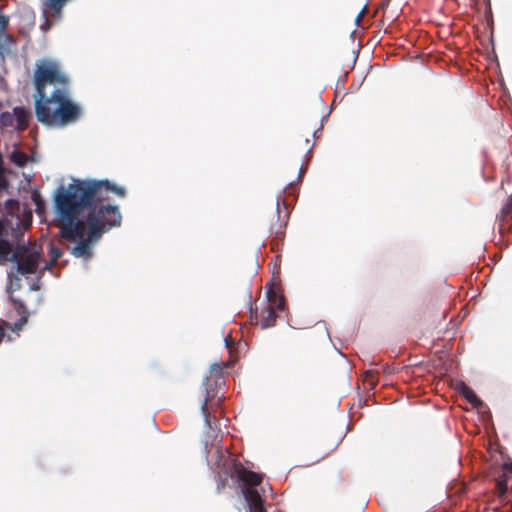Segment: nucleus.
Masks as SVG:
<instances>
[{
    "label": "nucleus",
    "mask_w": 512,
    "mask_h": 512,
    "mask_svg": "<svg viewBox=\"0 0 512 512\" xmlns=\"http://www.w3.org/2000/svg\"><path fill=\"white\" fill-rule=\"evenodd\" d=\"M13 226L12 220L8 217L5 220H0V263L7 261H14L17 264V269L22 274H35L40 270V255L41 249L38 245L33 244L29 247H18L12 253L11 245L3 238L6 233V226Z\"/></svg>",
    "instance_id": "nucleus-3"
},
{
    "label": "nucleus",
    "mask_w": 512,
    "mask_h": 512,
    "mask_svg": "<svg viewBox=\"0 0 512 512\" xmlns=\"http://www.w3.org/2000/svg\"><path fill=\"white\" fill-rule=\"evenodd\" d=\"M66 1L67 0H47L45 5L59 14Z\"/></svg>",
    "instance_id": "nucleus-11"
},
{
    "label": "nucleus",
    "mask_w": 512,
    "mask_h": 512,
    "mask_svg": "<svg viewBox=\"0 0 512 512\" xmlns=\"http://www.w3.org/2000/svg\"><path fill=\"white\" fill-rule=\"evenodd\" d=\"M41 29L43 31H47L49 29V22L46 16V13L44 12V24L41 25Z\"/></svg>",
    "instance_id": "nucleus-17"
},
{
    "label": "nucleus",
    "mask_w": 512,
    "mask_h": 512,
    "mask_svg": "<svg viewBox=\"0 0 512 512\" xmlns=\"http://www.w3.org/2000/svg\"><path fill=\"white\" fill-rule=\"evenodd\" d=\"M50 255H51V261L50 263H45V265L41 268V270L48 269L53 263L62 255V251L59 248H56L54 246H50Z\"/></svg>",
    "instance_id": "nucleus-10"
},
{
    "label": "nucleus",
    "mask_w": 512,
    "mask_h": 512,
    "mask_svg": "<svg viewBox=\"0 0 512 512\" xmlns=\"http://www.w3.org/2000/svg\"><path fill=\"white\" fill-rule=\"evenodd\" d=\"M267 299H268V306L272 307L273 310L275 309H283L284 308V299L281 295L277 294L274 290L271 288L267 291Z\"/></svg>",
    "instance_id": "nucleus-6"
},
{
    "label": "nucleus",
    "mask_w": 512,
    "mask_h": 512,
    "mask_svg": "<svg viewBox=\"0 0 512 512\" xmlns=\"http://www.w3.org/2000/svg\"><path fill=\"white\" fill-rule=\"evenodd\" d=\"M3 336H4V331H3V328L0 327V342L2 341L3 339Z\"/></svg>",
    "instance_id": "nucleus-19"
},
{
    "label": "nucleus",
    "mask_w": 512,
    "mask_h": 512,
    "mask_svg": "<svg viewBox=\"0 0 512 512\" xmlns=\"http://www.w3.org/2000/svg\"><path fill=\"white\" fill-rule=\"evenodd\" d=\"M506 479L505 477H501L497 480V487L499 489V492L501 494H503L506 490H507V485H506Z\"/></svg>",
    "instance_id": "nucleus-13"
},
{
    "label": "nucleus",
    "mask_w": 512,
    "mask_h": 512,
    "mask_svg": "<svg viewBox=\"0 0 512 512\" xmlns=\"http://www.w3.org/2000/svg\"><path fill=\"white\" fill-rule=\"evenodd\" d=\"M8 188V180L6 179L5 172L0 170V193L6 191Z\"/></svg>",
    "instance_id": "nucleus-12"
},
{
    "label": "nucleus",
    "mask_w": 512,
    "mask_h": 512,
    "mask_svg": "<svg viewBox=\"0 0 512 512\" xmlns=\"http://www.w3.org/2000/svg\"><path fill=\"white\" fill-rule=\"evenodd\" d=\"M509 200L512 201V195L510 196Z\"/></svg>",
    "instance_id": "nucleus-23"
},
{
    "label": "nucleus",
    "mask_w": 512,
    "mask_h": 512,
    "mask_svg": "<svg viewBox=\"0 0 512 512\" xmlns=\"http://www.w3.org/2000/svg\"><path fill=\"white\" fill-rule=\"evenodd\" d=\"M27 322V317L26 316H22L15 324H14V327L12 328L13 330L15 331H19Z\"/></svg>",
    "instance_id": "nucleus-14"
},
{
    "label": "nucleus",
    "mask_w": 512,
    "mask_h": 512,
    "mask_svg": "<svg viewBox=\"0 0 512 512\" xmlns=\"http://www.w3.org/2000/svg\"><path fill=\"white\" fill-rule=\"evenodd\" d=\"M124 195V189L109 181L73 179L67 186H61L54 195L55 223L63 238L78 243L71 254L87 260L92 256V246L102 233L121 222L116 206L97 207L102 189Z\"/></svg>",
    "instance_id": "nucleus-1"
},
{
    "label": "nucleus",
    "mask_w": 512,
    "mask_h": 512,
    "mask_svg": "<svg viewBox=\"0 0 512 512\" xmlns=\"http://www.w3.org/2000/svg\"><path fill=\"white\" fill-rule=\"evenodd\" d=\"M460 392L464 398L469 401L474 407L482 406L481 400L477 397L475 392L465 384L460 385Z\"/></svg>",
    "instance_id": "nucleus-7"
},
{
    "label": "nucleus",
    "mask_w": 512,
    "mask_h": 512,
    "mask_svg": "<svg viewBox=\"0 0 512 512\" xmlns=\"http://www.w3.org/2000/svg\"><path fill=\"white\" fill-rule=\"evenodd\" d=\"M227 451H220V458L217 462L225 473L236 476L242 483L241 492L248 505L247 512H264L263 502L260 494L254 488L262 481V476L246 468L240 464L234 463L232 460H226Z\"/></svg>",
    "instance_id": "nucleus-4"
},
{
    "label": "nucleus",
    "mask_w": 512,
    "mask_h": 512,
    "mask_svg": "<svg viewBox=\"0 0 512 512\" xmlns=\"http://www.w3.org/2000/svg\"><path fill=\"white\" fill-rule=\"evenodd\" d=\"M276 320L275 310L272 307H267L260 318V324L262 328L270 327L274 324Z\"/></svg>",
    "instance_id": "nucleus-8"
},
{
    "label": "nucleus",
    "mask_w": 512,
    "mask_h": 512,
    "mask_svg": "<svg viewBox=\"0 0 512 512\" xmlns=\"http://www.w3.org/2000/svg\"><path fill=\"white\" fill-rule=\"evenodd\" d=\"M66 83L67 77L56 61L41 59L36 63L34 84L38 121L47 126L64 127L81 117L82 109L70 98Z\"/></svg>",
    "instance_id": "nucleus-2"
},
{
    "label": "nucleus",
    "mask_w": 512,
    "mask_h": 512,
    "mask_svg": "<svg viewBox=\"0 0 512 512\" xmlns=\"http://www.w3.org/2000/svg\"><path fill=\"white\" fill-rule=\"evenodd\" d=\"M10 159L19 167L24 166L28 161V157L24 153L16 149L11 152Z\"/></svg>",
    "instance_id": "nucleus-9"
},
{
    "label": "nucleus",
    "mask_w": 512,
    "mask_h": 512,
    "mask_svg": "<svg viewBox=\"0 0 512 512\" xmlns=\"http://www.w3.org/2000/svg\"><path fill=\"white\" fill-rule=\"evenodd\" d=\"M30 113L22 107H15L12 111H5L0 114L1 127L12 130H23L28 126Z\"/></svg>",
    "instance_id": "nucleus-5"
},
{
    "label": "nucleus",
    "mask_w": 512,
    "mask_h": 512,
    "mask_svg": "<svg viewBox=\"0 0 512 512\" xmlns=\"http://www.w3.org/2000/svg\"><path fill=\"white\" fill-rule=\"evenodd\" d=\"M361 14H362V13L358 14V16L356 17V22H359V21H360Z\"/></svg>",
    "instance_id": "nucleus-21"
},
{
    "label": "nucleus",
    "mask_w": 512,
    "mask_h": 512,
    "mask_svg": "<svg viewBox=\"0 0 512 512\" xmlns=\"http://www.w3.org/2000/svg\"><path fill=\"white\" fill-rule=\"evenodd\" d=\"M14 206H16L17 209H19V204L17 202H14L13 200H8L6 202V208L8 210H13Z\"/></svg>",
    "instance_id": "nucleus-16"
},
{
    "label": "nucleus",
    "mask_w": 512,
    "mask_h": 512,
    "mask_svg": "<svg viewBox=\"0 0 512 512\" xmlns=\"http://www.w3.org/2000/svg\"><path fill=\"white\" fill-rule=\"evenodd\" d=\"M32 217V214L30 211H25L23 212V222H26V221H29Z\"/></svg>",
    "instance_id": "nucleus-18"
},
{
    "label": "nucleus",
    "mask_w": 512,
    "mask_h": 512,
    "mask_svg": "<svg viewBox=\"0 0 512 512\" xmlns=\"http://www.w3.org/2000/svg\"><path fill=\"white\" fill-rule=\"evenodd\" d=\"M7 21L8 20L5 16L0 15V33L5 30Z\"/></svg>",
    "instance_id": "nucleus-15"
},
{
    "label": "nucleus",
    "mask_w": 512,
    "mask_h": 512,
    "mask_svg": "<svg viewBox=\"0 0 512 512\" xmlns=\"http://www.w3.org/2000/svg\"><path fill=\"white\" fill-rule=\"evenodd\" d=\"M14 283L11 281L8 291L10 292L13 289Z\"/></svg>",
    "instance_id": "nucleus-20"
},
{
    "label": "nucleus",
    "mask_w": 512,
    "mask_h": 512,
    "mask_svg": "<svg viewBox=\"0 0 512 512\" xmlns=\"http://www.w3.org/2000/svg\"><path fill=\"white\" fill-rule=\"evenodd\" d=\"M206 407V402L202 405V410H204Z\"/></svg>",
    "instance_id": "nucleus-22"
}]
</instances>
